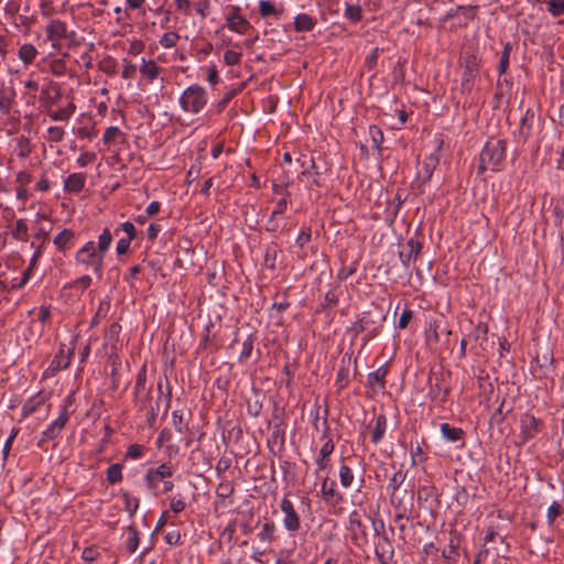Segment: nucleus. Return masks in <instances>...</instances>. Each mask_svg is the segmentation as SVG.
Segmentation results:
<instances>
[{
  "label": "nucleus",
  "mask_w": 564,
  "mask_h": 564,
  "mask_svg": "<svg viewBox=\"0 0 564 564\" xmlns=\"http://www.w3.org/2000/svg\"><path fill=\"white\" fill-rule=\"evenodd\" d=\"M112 242V235L105 228L98 237V242L90 240L86 242L75 254L77 264L90 267L98 276H101L102 264L106 252Z\"/></svg>",
  "instance_id": "obj_1"
},
{
  "label": "nucleus",
  "mask_w": 564,
  "mask_h": 564,
  "mask_svg": "<svg viewBox=\"0 0 564 564\" xmlns=\"http://www.w3.org/2000/svg\"><path fill=\"white\" fill-rule=\"evenodd\" d=\"M506 158V141L501 139H490L482 148L479 158V170L485 172L488 169L495 171Z\"/></svg>",
  "instance_id": "obj_2"
},
{
  "label": "nucleus",
  "mask_w": 564,
  "mask_h": 564,
  "mask_svg": "<svg viewBox=\"0 0 564 564\" xmlns=\"http://www.w3.org/2000/svg\"><path fill=\"white\" fill-rule=\"evenodd\" d=\"M207 104L206 90L198 85L187 87L180 97V105L186 112L198 113Z\"/></svg>",
  "instance_id": "obj_3"
},
{
  "label": "nucleus",
  "mask_w": 564,
  "mask_h": 564,
  "mask_svg": "<svg viewBox=\"0 0 564 564\" xmlns=\"http://www.w3.org/2000/svg\"><path fill=\"white\" fill-rule=\"evenodd\" d=\"M429 398L438 403H443L451 391L449 386L445 383V376L443 373L432 372L429 377Z\"/></svg>",
  "instance_id": "obj_4"
},
{
  "label": "nucleus",
  "mask_w": 564,
  "mask_h": 564,
  "mask_svg": "<svg viewBox=\"0 0 564 564\" xmlns=\"http://www.w3.org/2000/svg\"><path fill=\"white\" fill-rule=\"evenodd\" d=\"M280 509L284 513L283 525L289 532H296L301 528V519L292 501L284 496L280 502Z\"/></svg>",
  "instance_id": "obj_5"
},
{
  "label": "nucleus",
  "mask_w": 564,
  "mask_h": 564,
  "mask_svg": "<svg viewBox=\"0 0 564 564\" xmlns=\"http://www.w3.org/2000/svg\"><path fill=\"white\" fill-rule=\"evenodd\" d=\"M173 473V467L167 464H161L155 468H150L144 477L147 486L152 490H156L159 489V482L165 478H170Z\"/></svg>",
  "instance_id": "obj_6"
},
{
  "label": "nucleus",
  "mask_w": 564,
  "mask_h": 564,
  "mask_svg": "<svg viewBox=\"0 0 564 564\" xmlns=\"http://www.w3.org/2000/svg\"><path fill=\"white\" fill-rule=\"evenodd\" d=\"M348 530L352 534V540L356 544H361L367 542V531L366 527L361 521V513L358 510H354L349 513L348 517Z\"/></svg>",
  "instance_id": "obj_7"
},
{
  "label": "nucleus",
  "mask_w": 564,
  "mask_h": 564,
  "mask_svg": "<svg viewBox=\"0 0 564 564\" xmlns=\"http://www.w3.org/2000/svg\"><path fill=\"white\" fill-rule=\"evenodd\" d=\"M149 394L150 389L147 387V371L145 366H143L137 376L134 386L135 404L140 408V410H143L147 406Z\"/></svg>",
  "instance_id": "obj_8"
},
{
  "label": "nucleus",
  "mask_w": 564,
  "mask_h": 564,
  "mask_svg": "<svg viewBox=\"0 0 564 564\" xmlns=\"http://www.w3.org/2000/svg\"><path fill=\"white\" fill-rule=\"evenodd\" d=\"M541 427V421L531 414H525L521 419V433L520 437L522 442H528L533 438Z\"/></svg>",
  "instance_id": "obj_9"
},
{
  "label": "nucleus",
  "mask_w": 564,
  "mask_h": 564,
  "mask_svg": "<svg viewBox=\"0 0 564 564\" xmlns=\"http://www.w3.org/2000/svg\"><path fill=\"white\" fill-rule=\"evenodd\" d=\"M422 250V243L419 240L410 239L400 251L399 257L403 265L409 267L412 260H415Z\"/></svg>",
  "instance_id": "obj_10"
},
{
  "label": "nucleus",
  "mask_w": 564,
  "mask_h": 564,
  "mask_svg": "<svg viewBox=\"0 0 564 564\" xmlns=\"http://www.w3.org/2000/svg\"><path fill=\"white\" fill-rule=\"evenodd\" d=\"M227 26L234 32L243 34L250 28V23L240 14V8L234 7L231 14L227 18Z\"/></svg>",
  "instance_id": "obj_11"
},
{
  "label": "nucleus",
  "mask_w": 564,
  "mask_h": 564,
  "mask_svg": "<svg viewBox=\"0 0 564 564\" xmlns=\"http://www.w3.org/2000/svg\"><path fill=\"white\" fill-rule=\"evenodd\" d=\"M66 36V24L59 20H53L46 25V37L55 46L56 42Z\"/></svg>",
  "instance_id": "obj_12"
},
{
  "label": "nucleus",
  "mask_w": 564,
  "mask_h": 564,
  "mask_svg": "<svg viewBox=\"0 0 564 564\" xmlns=\"http://www.w3.org/2000/svg\"><path fill=\"white\" fill-rule=\"evenodd\" d=\"M459 536L457 534H452L449 538L448 546L443 551V556L446 560L447 564H456L459 557Z\"/></svg>",
  "instance_id": "obj_13"
},
{
  "label": "nucleus",
  "mask_w": 564,
  "mask_h": 564,
  "mask_svg": "<svg viewBox=\"0 0 564 564\" xmlns=\"http://www.w3.org/2000/svg\"><path fill=\"white\" fill-rule=\"evenodd\" d=\"M86 182V175L84 173H73L64 182V189L69 193L80 192Z\"/></svg>",
  "instance_id": "obj_14"
},
{
  "label": "nucleus",
  "mask_w": 564,
  "mask_h": 564,
  "mask_svg": "<svg viewBox=\"0 0 564 564\" xmlns=\"http://www.w3.org/2000/svg\"><path fill=\"white\" fill-rule=\"evenodd\" d=\"M335 445L332 440H328L319 449L318 457L316 459L317 470L315 474H317L318 470H324L328 467L329 463V455L334 452Z\"/></svg>",
  "instance_id": "obj_15"
},
{
  "label": "nucleus",
  "mask_w": 564,
  "mask_h": 564,
  "mask_svg": "<svg viewBox=\"0 0 564 564\" xmlns=\"http://www.w3.org/2000/svg\"><path fill=\"white\" fill-rule=\"evenodd\" d=\"M316 21L306 13H300L294 19V29L297 32H308L314 29Z\"/></svg>",
  "instance_id": "obj_16"
},
{
  "label": "nucleus",
  "mask_w": 564,
  "mask_h": 564,
  "mask_svg": "<svg viewBox=\"0 0 564 564\" xmlns=\"http://www.w3.org/2000/svg\"><path fill=\"white\" fill-rule=\"evenodd\" d=\"M141 75L148 80L152 82L158 78L160 74V67L153 59H144L142 58V64L140 66Z\"/></svg>",
  "instance_id": "obj_17"
},
{
  "label": "nucleus",
  "mask_w": 564,
  "mask_h": 564,
  "mask_svg": "<svg viewBox=\"0 0 564 564\" xmlns=\"http://www.w3.org/2000/svg\"><path fill=\"white\" fill-rule=\"evenodd\" d=\"M442 436L448 442H458L463 438L464 431L459 427H453L448 423L441 424Z\"/></svg>",
  "instance_id": "obj_18"
},
{
  "label": "nucleus",
  "mask_w": 564,
  "mask_h": 564,
  "mask_svg": "<svg viewBox=\"0 0 564 564\" xmlns=\"http://www.w3.org/2000/svg\"><path fill=\"white\" fill-rule=\"evenodd\" d=\"M386 429L387 419L383 414H380L376 417V425L371 433V441L376 444L379 443L386 433Z\"/></svg>",
  "instance_id": "obj_19"
},
{
  "label": "nucleus",
  "mask_w": 564,
  "mask_h": 564,
  "mask_svg": "<svg viewBox=\"0 0 564 564\" xmlns=\"http://www.w3.org/2000/svg\"><path fill=\"white\" fill-rule=\"evenodd\" d=\"M126 549L129 553H134L139 546V532L133 525H129L126 530Z\"/></svg>",
  "instance_id": "obj_20"
},
{
  "label": "nucleus",
  "mask_w": 564,
  "mask_h": 564,
  "mask_svg": "<svg viewBox=\"0 0 564 564\" xmlns=\"http://www.w3.org/2000/svg\"><path fill=\"white\" fill-rule=\"evenodd\" d=\"M276 527L273 521H267L262 524L258 538L262 542H272L275 540Z\"/></svg>",
  "instance_id": "obj_21"
},
{
  "label": "nucleus",
  "mask_w": 564,
  "mask_h": 564,
  "mask_svg": "<svg viewBox=\"0 0 564 564\" xmlns=\"http://www.w3.org/2000/svg\"><path fill=\"white\" fill-rule=\"evenodd\" d=\"M336 484L334 480H330L328 477H325L322 481L321 494L325 501H333L335 497H337L336 492Z\"/></svg>",
  "instance_id": "obj_22"
},
{
  "label": "nucleus",
  "mask_w": 564,
  "mask_h": 564,
  "mask_svg": "<svg viewBox=\"0 0 564 564\" xmlns=\"http://www.w3.org/2000/svg\"><path fill=\"white\" fill-rule=\"evenodd\" d=\"M36 55H37L36 47L30 43L23 44L19 50V57L25 65L33 63Z\"/></svg>",
  "instance_id": "obj_23"
},
{
  "label": "nucleus",
  "mask_w": 564,
  "mask_h": 564,
  "mask_svg": "<svg viewBox=\"0 0 564 564\" xmlns=\"http://www.w3.org/2000/svg\"><path fill=\"white\" fill-rule=\"evenodd\" d=\"M388 370L384 367L378 368L376 371L368 375V384L372 388L379 387L384 388V377Z\"/></svg>",
  "instance_id": "obj_24"
},
{
  "label": "nucleus",
  "mask_w": 564,
  "mask_h": 564,
  "mask_svg": "<svg viewBox=\"0 0 564 564\" xmlns=\"http://www.w3.org/2000/svg\"><path fill=\"white\" fill-rule=\"evenodd\" d=\"M74 238V231L70 229L62 230L55 238L54 245L58 250L65 251L68 248V243Z\"/></svg>",
  "instance_id": "obj_25"
},
{
  "label": "nucleus",
  "mask_w": 564,
  "mask_h": 564,
  "mask_svg": "<svg viewBox=\"0 0 564 564\" xmlns=\"http://www.w3.org/2000/svg\"><path fill=\"white\" fill-rule=\"evenodd\" d=\"M543 3L553 18L564 15V0H544Z\"/></svg>",
  "instance_id": "obj_26"
},
{
  "label": "nucleus",
  "mask_w": 564,
  "mask_h": 564,
  "mask_svg": "<svg viewBox=\"0 0 564 564\" xmlns=\"http://www.w3.org/2000/svg\"><path fill=\"white\" fill-rule=\"evenodd\" d=\"M405 478H406V471L403 470L402 468H399L390 478L389 485H388V490H390L391 494L393 495L400 488V486L404 482Z\"/></svg>",
  "instance_id": "obj_27"
},
{
  "label": "nucleus",
  "mask_w": 564,
  "mask_h": 564,
  "mask_svg": "<svg viewBox=\"0 0 564 564\" xmlns=\"http://www.w3.org/2000/svg\"><path fill=\"white\" fill-rule=\"evenodd\" d=\"M12 237L17 240H28V225L24 219H18L12 228Z\"/></svg>",
  "instance_id": "obj_28"
},
{
  "label": "nucleus",
  "mask_w": 564,
  "mask_h": 564,
  "mask_svg": "<svg viewBox=\"0 0 564 564\" xmlns=\"http://www.w3.org/2000/svg\"><path fill=\"white\" fill-rule=\"evenodd\" d=\"M122 498L124 501V510L129 513L130 518H133L139 508L140 500L137 497H131L128 492H123Z\"/></svg>",
  "instance_id": "obj_29"
},
{
  "label": "nucleus",
  "mask_w": 564,
  "mask_h": 564,
  "mask_svg": "<svg viewBox=\"0 0 564 564\" xmlns=\"http://www.w3.org/2000/svg\"><path fill=\"white\" fill-rule=\"evenodd\" d=\"M44 403V400L42 397H35L30 400H28L23 408L22 413L24 416H29L37 411V409Z\"/></svg>",
  "instance_id": "obj_30"
},
{
  "label": "nucleus",
  "mask_w": 564,
  "mask_h": 564,
  "mask_svg": "<svg viewBox=\"0 0 564 564\" xmlns=\"http://www.w3.org/2000/svg\"><path fill=\"white\" fill-rule=\"evenodd\" d=\"M122 466L120 464H112L107 469V481L111 485L121 481Z\"/></svg>",
  "instance_id": "obj_31"
},
{
  "label": "nucleus",
  "mask_w": 564,
  "mask_h": 564,
  "mask_svg": "<svg viewBox=\"0 0 564 564\" xmlns=\"http://www.w3.org/2000/svg\"><path fill=\"white\" fill-rule=\"evenodd\" d=\"M339 480H340V485L344 487V488H348L351 486L352 481H354V473L351 470L350 467H348L347 465H341L340 468H339Z\"/></svg>",
  "instance_id": "obj_32"
},
{
  "label": "nucleus",
  "mask_w": 564,
  "mask_h": 564,
  "mask_svg": "<svg viewBox=\"0 0 564 564\" xmlns=\"http://www.w3.org/2000/svg\"><path fill=\"white\" fill-rule=\"evenodd\" d=\"M345 17L351 22H358L362 18L361 7L358 4H347L345 8Z\"/></svg>",
  "instance_id": "obj_33"
},
{
  "label": "nucleus",
  "mask_w": 564,
  "mask_h": 564,
  "mask_svg": "<svg viewBox=\"0 0 564 564\" xmlns=\"http://www.w3.org/2000/svg\"><path fill=\"white\" fill-rule=\"evenodd\" d=\"M369 135L372 141V147L377 150L381 149V143L383 142V132L377 126L369 127Z\"/></svg>",
  "instance_id": "obj_34"
},
{
  "label": "nucleus",
  "mask_w": 564,
  "mask_h": 564,
  "mask_svg": "<svg viewBox=\"0 0 564 564\" xmlns=\"http://www.w3.org/2000/svg\"><path fill=\"white\" fill-rule=\"evenodd\" d=\"M65 135V131L62 127H50L46 130V140L50 142H61Z\"/></svg>",
  "instance_id": "obj_35"
},
{
  "label": "nucleus",
  "mask_w": 564,
  "mask_h": 564,
  "mask_svg": "<svg viewBox=\"0 0 564 564\" xmlns=\"http://www.w3.org/2000/svg\"><path fill=\"white\" fill-rule=\"evenodd\" d=\"M69 355H64L63 350H61L59 355H56L55 358L51 362V368L53 370L65 369L69 364Z\"/></svg>",
  "instance_id": "obj_36"
},
{
  "label": "nucleus",
  "mask_w": 564,
  "mask_h": 564,
  "mask_svg": "<svg viewBox=\"0 0 564 564\" xmlns=\"http://www.w3.org/2000/svg\"><path fill=\"white\" fill-rule=\"evenodd\" d=\"M180 35L175 32H166L162 35L160 44L165 48H172L177 44Z\"/></svg>",
  "instance_id": "obj_37"
},
{
  "label": "nucleus",
  "mask_w": 564,
  "mask_h": 564,
  "mask_svg": "<svg viewBox=\"0 0 564 564\" xmlns=\"http://www.w3.org/2000/svg\"><path fill=\"white\" fill-rule=\"evenodd\" d=\"M172 423L180 434H183L187 430L181 411L175 410L172 412Z\"/></svg>",
  "instance_id": "obj_38"
},
{
  "label": "nucleus",
  "mask_w": 564,
  "mask_h": 564,
  "mask_svg": "<svg viewBox=\"0 0 564 564\" xmlns=\"http://www.w3.org/2000/svg\"><path fill=\"white\" fill-rule=\"evenodd\" d=\"M170 508L174 513H180L186 508L184 498L178 494L171 498Z\"/></svg>",
  "instance_id": "obj_39"
},
{
  "label": "nucleus",
  "mask_w": 564,
  "mask_h": 564,
  "mask_svg": "<svg viewBox=\"0 0 564 564\" xmlns=\"http://www.w3.org/2000/svg\"><path fill=\"white\" fill-rule=\"evenodd\" d=\"M259 13L262 18H267L271 14H276L278 11L272 2L269 0H261L259 2Z\"/></svg>",
  "instance_id": "obj_40"
},
{
  "label": "nucleus",
  "mask_w": 564,
  "mask_h": 564,
  "mask_svg": "<svg viewBox=\"0 0 564 564\" xmlns=\"http://www.w3.org/2000/svg\"><path fill=\"white\" fill-rule=\"evenodd\" d=\"M121 135V131L118 127H109L104 135H102V141L107 144H110V143H113L116 142L117 138Z\"/></svg>",
  "instance_id": "obj_41"
},
{
  "label": "nucleus",
  "mask_w": 564,
  "mask_h": 564,
  "mask_svg": "<svg viewBox=\"0 0 564 564\" xmlns=\"http://www.w3.org/2000/svg\"><path fill=\"white\" fill-rule=\"evenodd\" d=\"M61 433V430L53 423H51L45 431L42 432L41 442H47L55 440Z\"/></svg>",
  "instance_id": "obj_42"
},
{
  "label": "nucleus",
  "mask_w": 564,
  "mask_h": 564,
  "mask_svg": "<svg viewBox=\"0 0 564 564\" xmlns=\"http://www.w3.org/2000/svg\"><path fill=\"white\" fill-rule=\"evenodd\" d=\"M69 411L66 404H64L61 409L59 415L56 420H54L52 423L55 424L61 431L66 425L68 419H69Z\"/></svg>",
  "instance_id": "obj_43"
},
{
  "label": "nucleus",
  "mask_w": 564,
  "mask_h": 564,
  "mask_svg": "<svg viewBox=\"0 0 564 564\" xmlns=\"http://www.w3.org/2000/svg\"><path fill=\"white\" fill-rule=\"evenodd\" d=\"M232 492H234V486L231 485L230 481L220 482L216 489L217 496L221 497V498H227V497L231 496Z\"/></svg>",
  "instance_id": "obj_44"
},
{
  "label": "nucleus",
  "mask_w": 564,
  "mask_h": 564,
  "mask_svg": "<svg viewBox=\"0 0 564 564\" xmlns=\"http://www.w3.org/2000/svg\"><path fill=\"white\" fill-rule=\"evenodd\" d=\"M121 327L117 323H112L107 333H106V341L107 343H116L118 340L119 334H120Z\"/></svg>",
  "instance_id": "obj_45"
},
{
  "label": "nucleus",
  "mask_w": 564,
  "mask_h": 564,
  "mask_svg": "<svg viewBox=\"0 0 564 564\" xmlns=\"http://www.w3.org/2000/svg\"><path fill=\"white\" fill-rule=\"evenodd\" d=\"M253 349V339L251 336H248V338L242 344V350L239 356V360L243 361L248 359L251 356Z\"/></svg>",
  "instance_id": "obj_46"
},
{
  "label": "nucleus",
  "mask_w": 564,
  "mask_h": 564,
  "mask_svg": "<svg viewBox=\"0 0 564 564\" xmlns=\"http://www.w3.org/2000/svg\"><path fill=\"white\" fill-rule=\"evenodd\" d=\"M562 506L554 501L547 509L546 518L550 524L562 513Z\"/></svg>",
  "instance_id": "obj_47"
},
{
  "label": "nucleus",
  "mask_w": 564,
  "mask_h": 564,
  "mask_svg": "<svg viewBox=\"0 0 564 564\" xmlns=\"http://www.w3.org/2000/svg\"><path fill=\"white\" fill-rule=\"evenodd\" d=\"M241 53L228 50L224 54V61L227 65L234 66L237 65L240 62Z\"/></svg>",
  "instance_id": "obj_48"
},
{
  "label": "nucleus",
  "mask_w": 564,
  "mask_h": 564,
  "mask_svg": "<svg viewBox=\"0 0 564 564\" xmlns=\"http://www.w3.org/2000/svg\"><path fill=\"white\" fill-rule=\"evenodd\" d=\"M348 383V369L344 366H340L337 378H336V386L338 389H344Z\"/></svg>",
  "instance_id": "obj_49"
},
{
  "label": "nucleus",
  "mask_w": 564,
  "mask_h": 564,
  "mask_svg": "<svg viewBox=\"0 0 564 564\" xmlns=\"http://www.w3.org/2000/svg\"><path fill=\"white\" fill-rule=\"evenodd\" d=\"M289 193H286L281 199H279L275 204L274 209L272 210V217H278L279 215H282L288 207V197Z\"/></svg>",
  "instance_id": "obj_50"
},
{
  "label": "nucleus",
  "mask_w": 564,
  "mask_h": 564,
  "mask_svg": "<svg viewBox=\"0 0 564 564\" xmlns=\"http://www.w3.org/2000/svg\"><path fill=\"white\" fill-rule=\"evenodd\" d=\"M18 433H19V430L13 427L9 437L7 438V441L3 445V449H2L3 460H7L9 452L12 446V443H13L14 438L17 437Z\"/></svg>",
  "instance_id": "obj_51"
},
{
  "label": "nucleus",
  "mask_w": 564,
  "mask_h": 564,
  "mask_svg": "<svg viewBox=\"0 0 564 564\" xmlns=\"http://www.w3.org/2000/svg\"><path fill=\"white\" fill-rule=\"evenodd\" d=\"M120 229L127 234V239L132 241L137 236L135 227L132 223L126 221L120 225Z\"/></svg>",
  "instance_id": "obj_52"
},
{
  "label": "nucleus",
  "mask_w": 564,
  "mask_h": 564,
  "mask_svg": "<svg viewBox=\"0 0 564 564\" xmlns=\"http://www.w3.org/2000/svg\"><path fill=\"white\" fill-rule=\"evenodd\" d=\"M96 159V154L93 152H85L80 154L77 159V164L80 167H85L86 165L90 164Z\"/></svg>",
  "instance_id": "obj_53"
},
{
  "label": "nucleus",
  "mask_w": 564,
  "mask_h": 564,
  "mask_svg": "<svg viewBox=\"0 0 564 564\" xmlns=\"http://www.w3.org/2000/svg\"><path fill=\"white\" fill-rule=\"evenodd\" d=\"M142 453H143L142 446H140L138 444H133L128 447L127 457L132 458V459H138L141 457Z\"/></svg>",
  "instance_id": "obj_54"
},
{
  "label": "nucleus",
  "mask_w": 564,
  "mask_h": 564,
  "mask_svg": "<svg viewBox=\"0 0 564 564\" xmlns=\"http://www.w3.org/2000/svg\"><path fill=\"white\" fill-rule=\"evenodd\" d=\"M48 116L54 121H67L69 119L68 112L65 111L63 108L55 111H50Z\"/></svg>",
  "instance_id": "obj_55"
},
{
  "label": "nucleus",
  "mask_w": 564,
  "mask_h": 564,
  "mask_svg": "<svg viewBox=\"0 0 564 564\" xmlns=\"http://www.w3.org/2000/svg\"><path fill=\"white\" fill-rule=\"evenodd\" d=\"M131 241L127 238H121L117 242L116 251L119 256L126 254L130 248Z\"/></svg>",
  "instance_id": "obj_56"
},
{
  "label": "nucleus",
  "mask_w": 564,
  "mask_h": 564,
  "mask_svg": "<svg viewBox=\"0 0 564 564\" xmlns=\"http://www.w3.org/2000/svg\"><path fill=\"white\" fill-rule=\"evenodd\" d=\"M379 48L376 47L372 50V52L366 57V66L369 68V69H372L375 68L376 64H377V59H378V56H379Z\"/></svg>",
  "instance_id": "obj_57"
},
{
  "label": "nucleus",
  "mask_w": 564,
  "mask_h": 564,
  "mask_svg": "<svg viewBox=\"0 0 564 564\" xmlns=\"http://www.w3.org/2000/svg\"><path fill=\"white\" fill-rule=\"evenodd\" d=\"M165 541L170 545H176L181 541V533L176 530L167 532L165 534Z\"/></svg>",
  "instance_id": "obj_58"
},
{
  "label": "nucleus",
  "mask_w": 564,
  "mask_h": 564,
  "mask_svg": "<svg viewBox=\"0 0 564 564\" xmlns=\"http://www.w3.org/2000/svg\"><path fill=\"white\" fill-rule=\"evenodd\" d=\"M301 176H306L312 185L321 186L318 173H312L308 170H305L301 173Z\"/></svg>",
  "instance_id": "obj_59"
},
{
  "label": "nucleus",
  "mask_w": 564,
  "mask_h": 564,
  "mask_svg": "<svg viewBox=\"0 0 564 564\" xmlns=\"http://www.w3.org/2000/svg\"><path fill=\"white\" fill-rule=\"evenodd\" d=\"M411 318H412V312L409 310H404L399 318V327L405 328L409 325Z\"/></svg>",
  "instance_id": "obj_60"
},
{
  "label": "nucleus",
  "mask_w": 564,
  "mask_h": 564,
  "mask_svg": "<svg viewBox=\"0 0 564 564\" xmlns=\"http://www.w3.org/2000/svg\"><path fill=\"white\" fill-rule=\"evenodd\" d=\"M160 208L161 204L158 200L151 202L145 209L147 216L151 217L156 215L160 212Z\"/></svg>",
  "instance_id": "obj_61"
},
{
  "label": "nucleus",
  "mask_w": 564,
  "mask_h": 564,
  "mask_svg": "<svg viewBox=\"0 0 564 564\" xmlns=\"http://www.w3.org/2000/svg\"><path fill=\"white\" fill-rule=\"evenodd\" d=\"M161 231V227L156 224H151L147 229V235L150 240H154L159 232Z\"/></svg>",
  "instance_id": "obj_62"
},
{
  "label": "nucleus",
  "mask_w": 564,
  "mask_h": 564,
  "mask_svg": "<svg viewBox=\"0 0 564 564\" xmlns=\"http://www.w3.org/2000/svg\"><path fill=\"white\" fill-rule=\"evenodd\" d=\"M311 231L310 229L307 230H302L300 232V235L297 236V243L301 246V247H304L305 243H307L310 240H311Z\"/></svg>",
  "instance_id": "obj_63"
},
{
  "label": "nucleus",
  "mask_w": 564,
  "mask_h": 564,
  "mask_svg": "<svg viewBox=\"0 0 564 564\" xmlns=\"http://www.w3.org/2000/svg\"><path fill=\"white\" fill-rule=\"evenodd\" d=\"M135 69L137 68L133 64L126 63L121 75L123 78H131L134 75Z\"/></svg>",
  "instance_id": "obj_64"
}]
</instances>
